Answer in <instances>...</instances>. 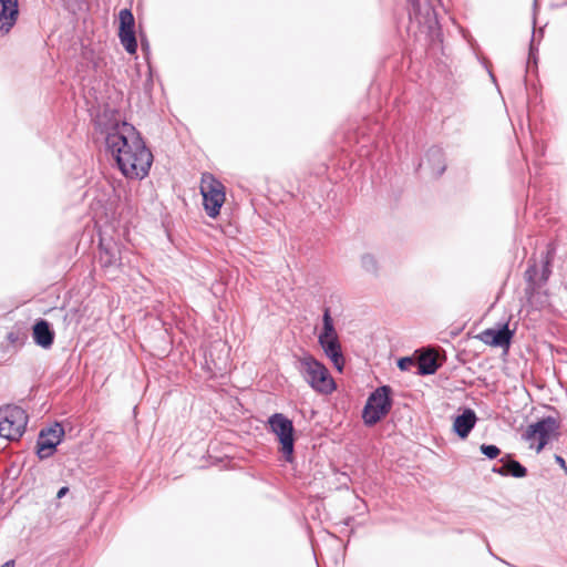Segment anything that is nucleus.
<instances>
[{
	"instance_id": "nucleus-1",
	"label": "nucleus",
	"mask_w": 567,
	"mask_h": 567,
	"mask_svg": "<svg viewBox=\"0 0 567 567\" xmlns=\"http://www.w3.org/2000/svg\"><path fill=\"white\" fill-rule=\"evenodd\" d=\"M105 144L122 174L143 179L150 173L153 154L138 131L130 123L115 121L106 128Z\"/></svg>"
},
{
	"instance_id": "nucleus-2",
	"label": "nucleus",
	"mask_w": 567,
	"mask_h": 567,
	"mask_svg": "<svg viewBox=\"0 0 567 567\" xmlns=\"http://www.w3.org/2000/svg\"><path fill=\"white\" fill-rule=\"evenodd\" d=\"M439 0H410V30L425 34L431 41L440 35V27L434 4Z\"/></svg>"
},
{
	"instance_id": "nucleus-3",
	"label": "nucleus",
	"mask_w": 567,
	"mask_h": 567,
	"mask_svg": "<svg viewBox=\"0 0 567 567\" xmlns=\"http://www.w3.org/2000/svg\"><path fill=\"white\" fill-rule=\"evenodd\" d=\"M298 370L305 381L316 391L329 393L333 390V380L329 377L327 368L310 354L298 359Z\"/></svg>"
},
{
	"instance_id": "nucleus-4",
	"label": "nucleus",
	"mask_w": 567,
	"mask_h": 567,
	"mask_svg": "<svg viewBox=\"0 0 567 567\" xmlns=\"http://www.w3.org/2000/svg\"><path fill=\"white\" fill-rule=\"evenodd\" d=\"M27 412L13 404L0 406V436L18 441L24 434L28 424Z\"/></svg>"
},
{
	"instance_id": "nucleus-5",
	"label": "nucleus",
	"mask_w": 567,
	"mask_h": 567,
	"mask_svg": "<svg viewBox=\"0 0 567 567\" xmlns=\"http://www.w3.org/2000/svg\"><path fill=\"white\" fill-rule=\"evenodd\" d=\"M200 193L206 214L215 218L219 215L220 208L225 203V187L212 174L205 173L202 176Z\"/></svg>"
},
{
	"instance_id": "nucleus-6",
	"label": "nucleus",
	"mask_w": 567,
	"mask_h": 567,
	"mask_svg": "<svg viewBox=\"0 0 567 567\" xmlns=\"http://www.w3.org/2000/svg\"><path fill=\"white\" fill-rule=\"evenodd\" d=\"M390 392V386L383 385L369 395L362 412L367 425H374L390 412L392 405Z\"/></svg>"
},
{
	"instance_id": "nucleus-7",
	"label": "nucleus",
	"mask_w": 567,
	"mask_h": 567,
	"mask_svg": "<svg viewBox=\"0 0 567 567\" xmlns=\"http://www.w3.org/2000/svg\"><path fill=\"white\" fill-rule=\"evenodd\" d=\"M559 424L553 416L544 417L533 424H529L523 434V439L530 449L539 453L550 439L557 433Z\"/></svg>"
},
{
	"instance_id": "nucleus-8",
	"label": "nucleus",
	"mask_w": 567,
	"mask_h": 567,
	"mask_svg": "<svg viewBox=\"0 0 567 567\" xmlns=\"http://www.w3.org/2000/svg\"><path fill=\"white\" fill-rule=\"evenodd\" d=\"M268 423L280 443V451L285 460L291 462L295 447L292 422L284 414L275 413L269 417Z\"/></svg>"
},
{
	"instance_id": "nucleus-9",
	"label": "nucleus",
	"mask_w": 567,
	"mask_h": 567,
	"mask_svg": "<svg viewBox=\"0 0 567 567\" xmlns=\"http://www.w3.org/2000/svg\"><path fill=\"white\" fill-rule=\"evenodd\" d=\"M63 436L64 429L59 423L42 429L37 440V454L39 458L44 460L53 455Z\"/></svg>"
},
{
	"instance_id": "nucleus-10",
	"label": "nucleus",
	"mask_w": 567,
	"mask_h": 567,
	"mask_svg": "<svg viewBox=\"0 0 567 567\" xmlns=\"http://www.w3.org/2000/svg\"><path fill=\"white\" fill-rule=\"evenodd\" d=\"M118 38L127 53L135 54L137 41L135 37V19L130 9H122L118 13Z\"/></svg>"
},
{
	"instance_id": "nucleus-11",
	"label": "nucleus",
	"mask_w": 567,
	"mask_h": 567,
	"mask_svg": "<svg viewBox=\"0 0 567 567\" xmlns=\"http://www.w3.org/2000/svg\"><path fill=\"white\" fill-rule=\"evenodd\" d=\"M19 18L18 0H0V33L7 34Z\"/></svg>"
},
{
	"instance_id": "nucleus-12",
	"label": "nucleus",
	"mask_w": 567,
	"mask_h": 567,
	"mask_svg": "<svg viewBox=\"0 0 567 567\" xmlns=\"http://www.w3.org/2000/svg\"><path fill=\"white\" fill-rule=\"evenodd\" d=\"M420 167L424 171H429V173L434 177L441 176L446 168L442 150L436 146L431 147L426 152L424 158H422Z\"/></svg>"
},
{
	"instance_id": "nucleus-13",
	"label": "nucleus",
	"mask_w": 567,
	"mask_h": 567,
	"mask_svg": "<svg viewBox=\"0 0 567 567\" xmlns=\"http://www.w3.org/2000/svg\"><path fill=\"white\" fill-rule=\"evenodd\" d=\"M513 332L509 330L508 324H504L501 329H486L481 332L480 339L493 347H508Z\"/></svg>"
},
{
	"instance_id": "nucleus-14",
	"label": "nucleus",
	"mask_w": 567,
	"mask_h": 567,
	"mask_svg": "<svg viewBox=\"0 0 567 567\" xmlns=\"http://www.w3.org/2000/svg\"><path fill=\"white\" fill-rule=\"evenodd\" d=\"M476 421L475 412L472 409H465L461 415L455 417L453 429L461 439H465L475 426Z\"/></svg>"
},
{
	"instance_id": "nucleus-15",
	"label": "nucleus",
	"mask_w": 567,
	"mask_h": 567,
	"mask_svg": "<svg viewBox=\"0 0 567 567\" xmlns=\"http://www.w3.org/2000/svg\"><path fill=\"white\" fill-rule=\"evenodd\" d=\"M33 339L38 346L44 349H48L52 346L54 340V332L51 330L48 321L41 319L34 324Z\"/></svg>"
},
{
	"instance_id": "nucleus-16",
	"label": "nucleus",
	"mask_w": 567,
	"mask_h": 567,
	"mask_svg": "<svg viewBox=\"0 0 567 567\" xmlns=\"http://www.w3.org/2000/svg\"><path fill=\"white\" fill-rule=\"evenodd\" d=\"M319 344L323 349L327 357L331 359L333 364L341 370L343 363V357L341 352V346L338 338L320 339Z\"/></svg>"
},
{
	"instance_id": "nucleus-17",
	"label": "nucleus",
	"mask_w": 567,
	"mask_h": 567,
	"mask_svg": "<svg viewBox=\"0 0 567 567\" xmlns=\"http://www.w3.org/2000/svg\"><path fill=\"white\" fill-rule=\"evenodd\" d=\"M99 261L105 269L120 267L122 265L120 250L116 247L101 245Z\"/></svg>"
},
{
	"instance_id": "nucleus-18",
	"label": "nucleus",
	"mask_w": 567,
	"mask_h": 567,
	"mask_svg": "<svg viewBox=\"0 0 567 567\" xmlns=\"http://www.w3.org/2000/svg\"><path fill=\"white\" fill-rule=\"evenodd\" d=\"M419 374L429 375L436 372L439 364L436 357L432 352L423 353L417 361Z\"/></svg>"
},
{
	"instance_id": "nucleus-19",
	"label": "nucleus",
	"mask_w": 567,
	"mask_h": 567,
	"mask_svg": "<svg viewBox=\"0 0 567 567\" xmlns=\"http://www.w3.org/2000/svg\"><path fill=\"white\" fill-rule=\"evenodd\" d=\"M539 275H540L539 269H538L536 262L532 264L529 261L528 267L525 271V278L527 281L526 293H533L538 288H540Z\"/></svg>"
},
{
	"instance_id": "nucleus-20",
	"label": "nucleus",
	"mask_w": 567,
	"mask_h": 567,
	"mask_svg": "<svg viewBox=\"0 0 567 567\" xmlns=\"http://www.w3.org/2000/svg\"><path fill=\"white\" fill-rule=\"evenodd\" d=\"M322 330L318 337V340L320 339H331V338H338V333L334 328L333 320L330 316V309L326 308L322 316Z\"/></svg>"
},
{
	"instance_id": "nucleus-21",
	"label": "nucleus",
	"mask_w": 567,
	"mask_h": 567,
	"mask_svg": "<svg viewBox=\"0 0 567 567\" xmlns=\"http://www.w3.org/2000/svg\"><path fill=\"white\" fill-rule=\"evenodd\" d=\"M506 467L507 475H511L516 478H522L526 476L527 470L519 462L513 460L509 455H506Z\"/></svg>"
},
{
	"instance_id": "nucleus-22",
	"label": "nucleus",
	"mask_w": 567,
	"mask_h": 567,
	"mask_svg": "<svg viewBox=\"0 0 567 567\" xmlns=\"http://www.w3.org/2000/svg\"><path fill=\"white\" fill-rule=\"evenodd\" d=\"M25 338V334L20 330H11L7 333V341L14 348L22 347Z\"/></svg>"
},
{
	"instance_id": "nucleus-23",
	"label": "nucleus",
	"mask_w": 567,
	"mask_h": 567,
	"mask_svg": "<svg viewBox=\"0 0 567 567\" xmlns=\"http://www.w3.org/2000/svg\"><path fill=\"white\" fill-rule=\"evenodd\" d=\"M539 282H540V287L547 282L550 274H551V270H550V257H549V252L546 254V256L542 259V269H540V272H539Z\"/></svg>"
},
{
	"instance_id": "nucleus-24",
	"label": "nucleus",
	"mask_w": 567,
	"mask_h": 567,
	"mask_svg": "<svg viewBox=\"0 0 567 567\" xmlns=\"http://www.w3.org/2000/svg\"><path fill=\"white\" fill-rule=\"evenodd\" d=\"M361 266L367 272L370 274H375L378 270V261L374 256L370 254H365L361 257Z\"/></svg>"
},
{
	"instance_id": "nucleus-25",
	"label": "nucleus",
	"mask_w": 567,
	"mask_h": 567,
	"mask_svg": "<svg viewBox=\"0 0 567 567\" xmlns=\"http://www.w3.org/2000/svg\"><path fill=\"white\" fill-rule=\"evenodd\" d=\"M481 452L489 460L497 457L501 454V450L496 445H481Z\"/></svg>"
},
{
	"instance_id": "nucleus-26",
	"label": "nucleus",
	"mask_w": 567,
	"mask_h": 567,
	"mask_svg": "<svg viewBox=\"0 0 567 567\" xmlns=\"http://www.w3.org/2000/svg\"><path fill=\"white\" fill-rule=\"evenodd\" d=\"M412 365H414V360L409 357L401 358L398 361V367L403 371L409 370Z\"/></svg>"
},
{
	"instance_id": "nucleus-27",
	"label": "nucleus",
	"mask_w": 567,
	"mask_h": 567,
	"mask_svg": "<svg viewBox=\"0 0 567 567\" xmlns=\"http://www.w3.org/2000/svg\"><path fill=\"white\" fill-rule=\"evenodd\" d=\"M502 465L499 467H493V472L497 473L502 476H508L507 475V467H506V457L501 458Z\"/></svg>"
},
{
	"instance_id": "nucleus-28",
	"label": "nucleus",
	"mask_w": 567,
	"mask_h": 567,
	"mask_svg": "<svg viewBox=\"0 0 567 567\" xmlns=\"http://www.w3.org/2000/svg\"><path fill=\"white\" fill-rule=\"evenodd\" d=\"M69 492V487L68 486H63L61 487L59 491H58V494H56V497L58 498H62L64 497Z\"/></svg>"
},
{
	"instance_id": "nucleus-29",
	"label": "nucleus",
	"mask_w": 567,
	"mask_h": 567,
	"mask_svg": "<svg viewBox=\"0 0 567 567\" xmlns=\"http://www.w3.org/2000/svg\"><path fill=\"white\" fill-rule=\"evenodd\" d=\"M555 461L558 465H560L563 468L566 467V462H565V458L560 455H556L555 456Z\"/></svg>"
},
{
	"instance_id": "nucleus-30",
	"label": "nucleus",
	"mask_w": 567,
	"mask_h": 567,
	"mask_svg": "<svg viewBox=\"0 0 567 567\" xmlns=\"http://www.w3.org/2000/svg\"><path fill=\"white\" fill-rule=\"evenodd\" d=\"M16 566V563L14 560H8L6 561L4 564H2L0 567H14Z\"/></svg>"
},
{
	"instance_id": "nucleus-31",
	"label": "nucleus",
	"mask_w": 567,
	"mask_h": 567,
	"mask_svg": "<svg viewBox=\"0 0 567 567\" xmlns=\"http://www.w3.org/2000/svg\"><path fill=\"white\" fill-rule=\"evenodd\" d=\"M564 470H565V472H566V474H567V466H566Z\"/></svg>"
}]
</instances>
